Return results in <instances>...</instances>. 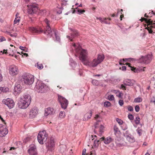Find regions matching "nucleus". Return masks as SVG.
<instances>
[{
    "label": "nucleus",
    "mask_w": 155,
    "mask_h": 155,
    "mask_svg": "<svg viewBox=\"0 0 155 155\" xmlns=\"http://www.w3.org/2000/svg\"><path fill=\"white\" fill-rule=\"evenodd\" d=\"M73 46L76 49V51L77 52L80 53V60L84 64L94 68L101 63L96 58L93 59L92 62H90L88 59L87 54L86 50L82 49L81 46L79 45H78V46H77L74 43Z\"/></svg>",
    "instance_id": "1"
},
{
    "label": "nucleus",
    "mask_w": 155,
    "mask_h": 155,
    "mask_svg": "<svg viewBox=\"0 0 155 155\" xmlns=\"http://www.w3.org/2000/svg\"><path fill=\"white\" fill-rule=\"evenodd\" d=\"M31 101L30 96L28 94H25L20 102L18 103V107L21 108H26L29 105Z\"/></svg>",
    "instance_id": "2"
},
{
    "label": "nucleus",
    "mask_w": 155,
    "mask_h": 155,
    "mask_svg": "<svg viewBox=\"0 0 155 155\" xmlns=\"http://www.w3.org/2000/svg\"><path fill=\"white\" fill-rule=\"evenodd\" d=\"M21 80L25 84L30 85L33 84L34 81V77L29 74H25L22 76Z\"/></svg>",
    "instance_id": "3"
},
{
    "label": "nucleus",
    "mask_w": 155,
    "mask_h": 155,
    "mask_svg": "<svg viewBox=\"0 0 155 155\" xmlns=\"http://www.w3.org/2000/svg\"><path fill=\"white\" fill-rule=\"evenodd\" d=\"M48 135L45 130L40 132L38 136V140L40 143L43 144L44 142H45L47 139Z\"/></svg>",
    "instance_id": "4"
},
{
    "label": "nucleus",
    "mask_w": 155,
    "mask_h": 155,
    "mask_svg": "<svg viewBox=\"0 0 155 155\" xmlns=\"http://www.w3.org/2000/svg\"><path fill=\"white\" fill-rule=\"evenodd\" d=\"M46 87V85L44 83L38 81L36 83L35 89L38 93H43L45 92Z\"/></svg>",
    "instance_id": "5"
},
{
    "label": "nucleus",
    "mask_w": 155,
    "mask_h": 155,
    "mask_svg": "<svg viewBox=\"0 0 155 155\" xmlns=\"http://www.w3.org/2000/svg\"><path fill=\"white\" fill-rule=\"evenodd\" d=\"M44 21L46 24V26L45 29L44 31V33L47 35H48L50 36V37H51L52 34V31L49 26V23L50 22V21L48 20L47 18L45 19Z\"/></svg>",
    "instance_id": "6"
},
{
    "label": "nucleus",
    "mask_w": 155,
    "mask_h": 155,
    "mask_svg": "<svg viewBox=\"0 0 155 155\" xmlns=\"http://www.w3.org/2000/svg\"><path fill=\"white\" fill-rule=\"evenodd\" d=\"M58 99L61 105V108L64 109H66L68 104V100L65 98L60 95L58 96Z\"/></svg>",
    "instance_id": "7"
},
{
    "label": "nucleus",
    "mask_w": 155,
    "mask_h": 155,
    "mask_svg": "<svg viewBox=\"0 0 155 155\" xmlns=\"http://www.w3.org/2000/svg\"><path fill=\"white\" fill-rule=\"evenodd\" d=\"M46 145L48 150L52 151L53 150L54 147V138L51 137L48 142L46 143Z\"/></svg>",
    "instance_id": "8"
},
{
    "label": "nucleus",
    "mask_w": 155,
    "mask_h": 155,
    "mask_svg": "<svg viewBox=\"0 0 155 155\" xmlns=\"http://www.w3.org/2000/svg\"><path fill=\"white\" fill-rule=\"evenodd\" d=\"M152 60L151 56L150 55H147L145 56H142L140 58V62L146 64L149 63Z\"/></svg>",
    "instance_id": "9"
},
{
    "label": "nucleus",
    "mask_w": 155,
    "mask_h": 155,
    "mask_svg": "<svg viewBox=\"0 0 155 155\" xmlns=\"http://www.w3.org/2000/svg\"><path fill=\"white\" fill-rule=\"evenodd\" d=\"M2 101L10 109L12 108L15 105V103L10 98H7L5 100H3Z\"/></svg>",
    "instance_id": "10"
},
{
    "label": "nucleus",
    "mask_w": 155,
    "mask_h": 155,
    "mask_svg": "<svg viewBox=\"0 0 155 155\" xmlns=\"http://www.w3.org/2000/svg\"><path fill=\"white\" fill-rule=\"evenodd\" d=\"M8 130L5 126L0 124V136L3 137L8 133Z\"/></svg>",
    "instance_id": "11"
},
{
    "label": "nucleus",
    "mask_w": 155,
    "mask_h": 155,
    "mask_svg": "<svg viewBox=\"0 0 155 155\" xmlns=\"http://www.w3.org/2000/svg\"><path fill=\"white\" fill-rule=\"evenodd\" d=\"M38 10V8L36 5H32L29 7L28 12L29 14H32L36 13Z\"/></svg>",
    "instance_id": "12"
},
{
    "label": "nucleus",
    "mask_w": 155,
    "mask_h": 155,
    "mask_svg": "<svg viewBox=\"0 0 155 155\" xmlns=\"http://www.w3.org/2000/svg\"><path fill=\"white\" fill-rule=\"evenodd\" d=\"M38 112L37 107H34L31 110L29 114L30 118H33L35 117Z\"/></svg>",
    "instance_id": "13"
},
{
    "label": "nucleus",
    "mask_w": 155,
    "mask_h": 155,
    "mask_svg": "<svg viewBox=\"0 0 155 155\" xmlns=\"http://www.w3.org/2000/svg\"><path fill=\"white\" fill-rule=\"evenodd\" d=\"M18 73V69L16 66L14 65H11L9 68V73L12 75L17 74Z\"/></svg>",
    "instance_id": "14"
},
{
    "label": "nucleus",
    "mask_w": 155,
    "mask_h": 155,
    "mask_svg": "<svg viewBox=\"0 0 155 155\" xmlns=\"http://www.w3.org/2000/svg\"><path fill=\"white\" fill-rule=\"evenodd\" d=\"M29 30L31 32L34 34H39L43 32V30L41 28H39L37 29L34 27H30Z\"/></svg>",
    "instance_id": "15"
},
{
    "label": "nucleus",
    "mask_w": 155,
    "mask_h": 155,
    "mask_svg": "<svg viewBox=\"0 0 155 155\" xmlns=\"http://www.w3.org/2000/svg\"><path fill=\"white\" fill-rule=\"evenodd\" d=\"M79 35L78 31L75 30H72V32L71 34V36L67 35V37L71 41H73V39Z\"/></svg>",
    "instance_id": "16"
},
{
    "label": "nucleus",
    "mask_w": 155,
    "mask_h": 155,
    "mask_svg": "<svg viewBox=\"0 0 155 155\" xmlns=\"http://www.w3.org/2000/svg\"><path fill=\"white\" fill-rule=\"evenodd\" d=\"M28 152L30 155H38L36 147L34 145L30 146V148L28 150Z\"/></svg>",
    "instance_id": "17"
},
{
    "label": "nucleus",
    "mask_w": 155,
    "mask_h": 155,
    "mask_svg": "<svg viewBox=\"0 0 155 155\" xmlns=\"http://www.w3.org/2000/svg\"><path fill=\"white\" fill-rule=\"evenodd\" d=\"M134 83V81L130 79H126L123 81V83L125 85L129 86H133Z\"/></svg>",
    "instance_id": "18"
},
{
    "label": "nucleus",
    "mask_w": 155,
    "mask_h": 155,
    "mask_svg": "<svg viewBox=\"0 0 155 155\" xmlns=\"http://www.w3.org/2000/svg\"><path fill=\"white\" fill-rule=\"evenodd\" d=\"M141 21H145L146 23L148 24L149 25H155V23H153V21L151 20V19H147V18L142 17L141 19H140Z\"/></svg>",
    "instance_id": "19"
},
{
    "label": "nucleus",
    "mask_w": 155,
    "mask_h": 155,
    "mask_svg": "<svg viewBox=\"0 0 155 155\" xmlns=\"http://www.w3.org/2000/svg\"><path fill=\"white\" fill-rule=\"evenodd\" d=\"M22 89V88L21 87L20 85L17 83L15 84L14 90L15 92H17L18 93H20Z\"/></svg>",
    "instance_id": "20"
},
{
    "label": "nucleus",
    "mask_w": 155,
    "mask_h": 155,
    "mask_svg": "<svg viewBox=\"0 0 155 155\" xmlns=\"http://www.w3.org/2000/svg\"><path fill=\"white\" fill-rule=\"evenodd\" d=\"M92 114V111L91 110H89L88 112L84 115V119L85 120H87L91 118Z\"/></svg>",
    "instance_id": "21"
},
{
    "label": "nucleus",
    "mask_w": 155,
    "mask_h": 155,
    "mask_svg": "<svg viewBox=\"0 0 155 155\" xmlns=\"http://www.w3.org/2000/svg\"><path fill=\"white\" fill-rule=\"evenodd\" d=\"M105 139V138L104 137H102L99 140H95L94 142V147H95L96 148H97L98 145V144L101 143V141H104Z\"/></svg>",
    "instance_id": "22"
},
{
    "label": "nucleus",
    "mask_w": 155,
    "mask_h": 155,
    "mask_svg": "<svg viewBox=\"0 0 155 155\" xmlns=\"http://www.w3.org/2000/svg\"><path fill=\"white\" fill-rule=\"evenodd\" d=\"M54 110L53 108L50 107L47 108L45 110V115L47 116L49 114H51Z\"/></svg>",
    "instance_id": "23"
},
{
    "label": "nucleus",
    "mask_w": 155,
    "mask_h": 155,
    "mask_svg": "<svg viewBox=\"0 0 155 155\" xmlns=\"http://www.w3.org/2000/svg\"><path fill=\"white\" fill-rule=\"evenodd\" d=\"M149 25L147 24V27L146 28V29H147V30L148 31L149 33L150 34H152L153 33H154V32H153L152 30L151 29L152 28H155V26H153L152 25Z\"/></svg>",
    "instance_id": "24"
},
{
    "label": "nucleus",
    "mask_w": 155,
    "mask_h": 155,
    "mask_svg": "<svg viewBox=\"0 0 155 155\" xmlns=\"http://www.w3.org/2000/svg\"><path fill=\"white\" fill-rule=\"evenodd\" d=\"M105 58L104 55L103 54H98L97 58L101 63L104 59Z\"/></svg>",
    "instance_id": "25"
},
{
    "label": "nucleus",
    "mask_w": 155,
    "mask_h": 155,
    "mask_svg": "<svg viewBox=\"0 0 155 155\" xmlns=\"http://www.w3.org/2000/svg\"><path fill=\"white\" fill-rule=\"evenodd\" d=\"M127 139L130 143H134L135 141L134 138L131 135L127 137Z\"/></svg>",
    "instance_id": "26"
},
{
    "label": "nucleus",
    "mask_w": 155,
    "mask_h": 155,
    "mask_svg": "<svg viewBox=\"0 0 155 155\" xmlns=\"http://www.w3.org/2000/svg\"><path fill=\"white\" fill-rule=\"evenodd\" d=\"M112 140V138L110 137H108L105 139L104 143H105L108 144Z\"/></svg>",
    "instance_id": "27"
},
{
    "label": "nucleus",
    "mask_w": 155,
    "mask_h": 155,
    "mask_svg": "<svg viewBox=\"0 0 155 155\" xmlns=\"http://www.w3.org/2000/svg\"><path fill=\"white\" fill-rule=\"evenodd\" d=\"M52 31L54 33V34L55 36L56 40L58 41L59 42H60V37L57 34L56 30L55 29H52Z\"/></svg>",
    "instance_id": "28"
},
{
    "label": "nucleus",
    "mask_w": 155,
    "mask_h": 155,
    "mask_svg": "<svg viewBox=\"0 0 155 155\" xmlns=\"http://www.w3.org/2000/svg\"><path fill=\"white\" fill-rule=\"evenodd\" d=\"M114 129L115 132L114 134L115 135H116L117 133L118 134H120V130L116 125H114Z\"/></svg>",
    "instance_id": "29"
},
{
    "label": "nucleus",
    "mask_w": 155,
    "mask_h": 155,
    "mask_svg": "<svg viewBox=\"0 0 155 155\" xmlns=\"http://www.w3.org/2000/svg\"><path fill=\"white\" fill-rule=\"evenodd\" d=\"M0 90L1 91L4 92H7L9 91V89L7 87H2L0 88Z\"/></svg>",
    "instance_id": "30"
},
{
    "label": "nucleus",
    "mask_w": 155,
    "mask_h": 155,
    "mask_svg": "<svg viewBox=\"0 0 155 155\" xmlns=\"http://www.w3.org/2000/svg\"><path fill=\"white\" fill-rule=\"evenodd\" d=\"M126 65H128V66L131 68V69L132 71H133L134 72H137V70L136 69V68H134V67H132L130 66V63H127L125 64Z\"/></svg>",
    "instance_id": "31"
},
{
    "label": "nucleus",
    "mask_w": 155,
    "mask_h": 155,
    "mask_svg": "<svg viewBox=\"0 0 155 155\" xmlns=\"http://www.w3.org/2000/svg\"><path fill=\"white\" fill-rule=\"evenodd\" d=\"M66 147L65 145H63L60 147V151L61 153H63L66 151Z\"/></svg>",
    "instance_id": "32"
},
{
    "label": "nucleus",
    "mask_w": 155,
    "mask_h": 155,
    "mask_svg": "<svg viewBox=\"0 0 155 155\" xmlns=\"http://www.w3.org/2000/svg\"><path fill=\"white\" fill-rule=\"evenodd\" d=\"M111 105V104L110 102L106 101L104 103V106L106 107H108L110 106Z\"/></svg>",
    "instance_id": "33"
},
{
    "label": "nucleus",
    "mask_w": 155,
    "mask_h": 155,
    "mask_svg": "<svg viewBox=\"0 0 155 155\" xmlns=\"http://www.w3.org/2000/svg\"><path fill=\"white\" fill-rule=\"evenodd\" d=\"M142 101V99L140 97H138L135 98L134 101L135 102H140Z\"/></svg>",
    "instance_id": "34"
},
{
    "label": "nucleus",
    "mask_w": 155,
    "mask_h": 155,
    "mask_svg": "<svg viewBox=\"0 0 155 155\" xmlns=\"http://www.w3.org/2000/svg\"><path fill=\"white\" fill-rule=\"evenodd\" d=\"M92 83L94 85L96 86L99 85L98 81L96 80H93L92 81Z\"/></svg>",
    "instance_id": "35"
},
{
    "label": "nucleus",
    "mask_w": 155,
    "mask_h": 155,
    "mask_svg": "<svg viewBox=\"0 0 155 155\" xmlns=\"http://www.w3.org/2000/svg\"><path fill=\"white\" fill-rule=\"evenodd\" d=\"M65 116V113L63 111H61L59 114V117L60 118H64Z\"/></svg>",
    "instance_id": "36"
},
{
    "label": "nucleus",
    "mask_w": 155,
    "mask_h": 155,
    "mask_svg": "<svg viewBox=\"0 0 155 155\" xmlns=\"http://www.w3.org/2000/svg\"><path fill=\"white\" fill-rule=\"evenodd\" d=\"M140 118L139 117H137L135 120V122L137 124H139L140 123Z\"/></svg>",
    "instance_id": "37"
},
{
    "label": "nucleus",
    "mask_w": 155,
    "mask_h": 155,
    "mask_svg": "<svg viewBox=\"0 0 155 155\" xmlns=\"http://www.w3.org/2000/svg\"><path fill=\"white\" fill-rule=\"evenodd\" d=\"M76 8L77 9V12L79 14H82L85 12V11L84 10L80 9L77 8Z\"/></svg>",
    "instance_id": "38"
},
{
    "label": "nucleus",
    "mask_w": 155,
    "mask_h": 155,
    "mask_svg": "<svg viewBox=\"0 0 155 155\" xmlns=\"http://www.w3.org/2000/svg\"><path fill=\"white\" fill-rule=\"evenodd\" d=\"M114 99V97L113 95H110L107 97V99L110 101L113 100Z\"/></svg>",
    "instance_id": "39"
},
{
    "label": "nucleus",
    "mask_w": 155,
    "mask_h": 155,
    "mask_svg": "<svg viewBox=\"0 0 155 155\" xmlns=\"http://www.w3.org/2000/svg\"><path fill=\"white\" fill-rule=\"evenodd\" d=\"M20 17H16L14 21V24H16L17 23H18L20 21Z\"/></svg>",
    "instance_id": "40"
},
{
    "label": "nucleus",
    "mask_w": 155,
    "mask_h": 155,
    "mask_svg": "<svg viewBox=\"0 0 155 155\" xmlns=\"http://www.w3.org/2000/svg\"><path fill=\"white\" fill-rule=\"evenodd\" d=\"M128 117L130 120H132L134 119V116L132 114H128Z\"/></svg>",
    "instance_id": "41"
},
{
    "label": "nucleus",
    "mask_w": 155,
    "mask_h": 155,
    "mask_svg": "<svg viewBox=\"0 0 155 155\" xmlns=\"http://www.w3.org/2000/svg\"><path fill=\"white\" fill-rule=\"evenodd\" d=\"M46 11L45 10H41L40 11V13L42 15H45Z\"/></svg>",
    "instance_id": "42"
},
{
    "label": "nucleus",
    "mask_w": 155,
    "mask_h": 155,
    "mask_svg": "<svg viewBox=\"0 0 155 155\" xmlns=\"http://www.w3.org/2000/svg\"><path fill=\"white\" fill-rule=\"evenodd\" d=\"M125 62L124 59H120L119 61V64L120 65H124V62Z\"/></svg>",
    "instance_id": "43"
},
{
    "label": "nucleus",
    "mask_w": 155,
    "mask_h": 155,
    "mask_svg": "<svg viewBox=\"0 0 155 155\" xmlns=\"http://www.w3.org/2000/svg\"><path fill=\"white\" fill-rule=\"evenodd\" d=\"M129 132L128 131H126L125 133L124 134V137L127 138V137L129 136V135H130L131 134H129Z\"/></svg>",
    "instance_id": "44"
},
{
    "label": "nucleus",
    "mask_w": 155,
    "mask_h": 155,
    "mask_svg": "<svg viewBox=\"0 0 155 155\" xmlns=\"http://www.w3.org/2000/svg\"><path fill=\"white\" fill-rule=\"evenodd\" d=\"M37 66L38 68L39 69H42L43 67V65L42 64H38V63H37Z\"/></svg>",
    "instance_id": "45"
},
{
    "label": "nucleus",
    "mask_w": 155,
    "mask_h": 155,
    "mask_svg": "<svg viewBox=\"0 0 155 155\" xmlns=\"http://www.w3.org/2000/svg\"><path fill=\"white\" fill-rule=\"evenodd\" d=\"M116 121L120 124H123V122L122 120L120 119L117 118L116 119Z\"/></svg>",
    "instance_id": "46"
},
{
    "label": "nucleus",
    "mask_w": 155,
    "mask_h": 155,
    "mask_svg": "<svg viewBox=\"0 0 155 155\" xmlns=\"http://www.w3.org/2000/svg\"><path fill=\"white\" fill-rule=\"evenodd\" d=\"M5 40L6 39L4 37L0 36V42Z\"/></svg>",
    "instance_id": "47"
},
{
    "label": "nucleus",
    "mask_w": 155,
    "mask_h": 155,
    "mask_svg": "<svg viewBox=\"0 0 155 155\" xmlns=\"http://www.w3.org/2000/svg\"><path fill=\"white\" fill-rule=\"evenodd\" d=\"M9 35L11 37H16L17 35V34L16 33H14L13 34H12V33H10Z\"/></svg>",
    "instance_id": "48"
},
{
    "label": "nucleus",
    "mask_w": 155,
    "mask_h": 155,
    "mask_svg": "<svg viewBox=\"0 0 155 155\" xmlns=\"http://www.w3.org/2000/svg\"><path fill=\"white\" fill-rule=\"evenodd\" d=\"M135 110L137 112H138L140 110V107L139 106L136 105L135 107Z\"/></svg>",
    "instance_id": "49"
},
{
    "label": "nucleus",
    "mask_w": 155,
    "mask_h": 155,
    "mask_svg": "<svg viewBox=\"0 0 155 155\" xmlns=\"http://www.w3.org/2000/svg\"><path fill=\"white\" fill-rule=\"evenodd\" d=\"M119 104L120 106H122L124 104V101L123 100H120L119 101Z\"/></svg>",
    "instance_id": "50"
},
{
    "label": "nucleus",
    "mask_w": 155,
    "mask_h": 155,
    "mask_svg": "<svg viewBox=\"0 0 155 155\" xmlns=\"http://www.w3.org/2000/svg\"><path fill=\"white\" fill-rule=\"evenodd\" d=\"M128 110L129 111H132L133 110V108L132 106H129L128 107Z\"/></svg>",
    "instance_id": "51"
},
{
    "label": "nucleus",
    "mask_w": 155,
    "mask_h": 155,
    "mask_svg": "<svg viewBox=\"0 0 155 155\" xmlns=\"http://www.w3.org/2000/svg\"><path fill=\"white\" fill-rule=\"evenodd\" d=\"M120 88L124 90H125L126 89V87L123 84L121 85Z\"/></svg>",
    "instance_id": "52"
},
{
    "label": "nucleus",
    "mask_w": 155,
    "mask_h": 155,
    "mask_svg": "<svg viewBox=\"0 0 155 155\" xmlns=\"http://www.w3.org/2000/svg\"><path fill=\"white\" fill-rule=\"evenodd\" d=\"M100 120H98L97 122H96L94 124L95 128H96L98 127V125L99 122H100Z\"/></svg>",
    "instance_id": "53"
},
{
    "label": "nucleus",
    "mask_w": 155,
    "mask_h": 155,
    "mask_svg": "<svg viewBox=\"0 0 155 155\" xmlns=\"http://www.w3.org/2000/svg\"><path fill=\"white\" fill-rule=\"evenodd\" d=\"M24 48V47H22V46H20L19 47V48L20 49H21V50H23V51H27L25 50H26V48L25 47V49H24L23 48Z\"/></svg>",
    "instance_id": "54"
},
{
    "label": "nucleus",
    "mask_w": 155,
    "mask_h": 155,
    "mask_svg": "<svg viewBox=\"0 0 155 155\" xmlns=\"http://www.w3.org/2000/svg\"><path fill=\"white\" fill-rule=\"evenodd\" d=\"M119 94H118V95H117V96L119 98H121V96H122V94L121 93V92H120H120H119Z\"/></svg>",
    "instance_id": "55"
},
{
    "label": "nucleus",
    "mask_w": 155,
    "mask_h": 155,
    "mask_svg": "<svg viewBox=\"0 0 155 155\" xmlns=\"http://www.w3.org/2000/svg\"><path fill=\"white\" fill-rule=\"evenodd\" d=\"M154 99V100H153L152 98L150 102H153L154 103V104H155V98L154 97H153V98Z\"/></svg>",
    "instance_id": "56"
},
{
    "label": "nucleus",
    "mask_w": 155,
    "mask_h": 155,
    "mask_svg": "<svg viewBox=\"0 0 155 155\" xmlns=\"http://www.w3.org/2000/svg\"><path fill=\"white\" fill-rule=\"evenodd\" d=\"M112 91L115 94H117L118 92H120V91L119 90H114Z\"/></svg>",
    "instance_id": "57"
},
{
    "label": "nucleus",
    "mask_w": 155,
    "mask_h": 155,
    "mask_svg": "<svg viewBox=\"0 0 155 155\" xmlns=\"http://www.w3.org/2000/svg\"><path fill=\"white\" fill-rule=\"evenodd\" d=\"M86 150L85 149H84L82 153V155H85Z\"/></svg>",
    "instance_id": "58"
},
{
    "label": "nucleus",
    "mask_w": 155,
    "mask_h": 155,
    "mask_svg": "<svg viewBox=\"0 0 155 155\" xmlns=\"http://www.w3.org/2000/svg\"><path fill=\"white\" fill-rule=\"evenodd\" d=\"M126 69V67L125 66H123L121 67V69L122 71H125Z\"/></svg>",
    "instance_id": "59"
},
{
    "label": "nucleus",
    "mask_w": 155,
    "mask_h": 155,
    "mask_svg": "<svg viewBox=\"0 0 155 155\" xmlns=\"http://www.w3.org/2000/svg\"><path fill=\"white\" fill-rule=\"evenodd\" d=\"M0 119L1 120L4 122V123L6 124V123L5 122V120L3 119V118L0 115Z\"/></svg>",
    "instance_id": "60"
},
{
    "label": "nucleus",
    "mask_w": 155,
    "mask_h": 155,
    "mask_svg": "<svg viewBox=\"0 0 155 155\" xmlns=\"http://www.w3.org/2000/svg\"><path fill=\"white\" fill-rule=\"evenodd\" d=\"M5 33H7L9 35L10 33H12V32H11L9 31V30H7L5 31Z\"/></svg>",
    "instance_id": "61"
},
{
    "label": "nucleus",
    "mask_w": 155,
    "mask_h": 155,
    "mask_svg": "<svg viewBox=\"0 0 155 155\" xmlns=\"http://www.w3.org/2000/svg\"><path fill=\"white\" fill-rule=\"evenodd\" d=\"M141 130H138L137 131V133L139 134V136H140L142 134L141 133Z\"/></svg>",
    "instance_id": "62"
},
{
    "label": "nucleus",
    "mask_w": 155,
    "mask_h": 155,
    "mask_svg": "<svg viewBox=\"0 0 155 155\" xmlns=\"http://www.w3.org/2000/svg\"><path fill=\"white\" fill-rule=\"evenodd\" d=\"M7 50H4L3 51V54H7L8 53L7 52Z\"/></svg>",
    "instance_id": "63"
},
{
    "label": "nucleus",
    "mask_w": 155,
    "mask_h": 155,
    "mask_svg": "<svg viewBox=\"0 0 155 155\" xmlns=\"http://www.w3.org/2000/svg\"><path fill=\"white\" fill-rule=\"evenodd\" d=\"M103 128L104 126L102 125H101L100 128V131H101L103 130Z\"/></svg>",
    "instance_id": "64"
}]
</instances>
